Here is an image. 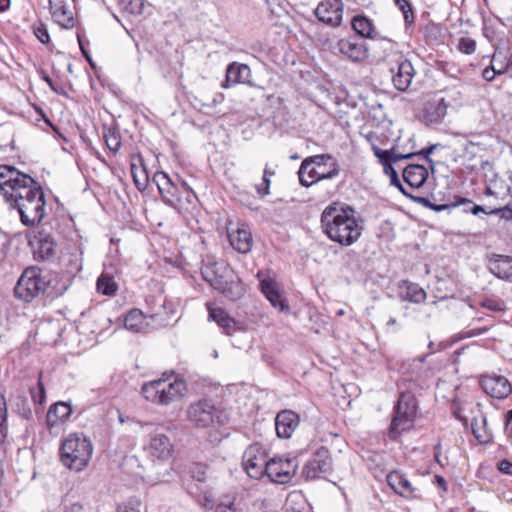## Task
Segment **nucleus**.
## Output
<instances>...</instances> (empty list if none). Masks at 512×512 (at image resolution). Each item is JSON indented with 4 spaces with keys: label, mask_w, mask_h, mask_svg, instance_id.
I'll return each mask as SVG.
<instances>
[{
    "label": "nucleus",
    "mask_w": 512,
    "mask_h": 512,
    "mask_svg": "<svg viewBox=\"0 0 512 512\" xmlns=\"http://www.w3.org/2000/svg\"><path fill=\"white\" fill-rule=\"evenodd\" d=\"M323 233L342 246L353 245L362 234L356 211L348 205L332 203L321 214Z\"/></svg>",
    "instance_id": "f257e3e1"
},
{
    "label": "nucleus",
    "mask_w": 512,
    "mask_h": 512,
    "mask_svg": "<svg viewBox=\"0 0 512 512\" xmlns=\"http://www.w3.org/2000/svg\"><path fill=\"white\" fill-rule=\"evenodd\" d=\"M20 214L21 222L32 227L42 221L45 212V195L39 184L32 178V183L22 184L8 200Z\"/></svg>",
    "instance_id": "f03ea898"
},
{
    "label": "nucleus",
    "mask_w": 512,
    "mask_h": 512,
    "mask_svg": "<svg viewBox=\"0 0 512 512\" xmlns=\"http://www.w3.org/2000/svg\"><path fill=\"white\" fill-rule=\"evenodd\" d=\"M186 391L185 381L174 372H164L160 378L144 383L141 388V393L147 401L161 406H168L180 400Z\"/></svg>",
    "instance_id": "7ed1b4c3"
},
{
    "label": "nucleus",
    "mask_w": 512,
    "mask_h": 512,
    "mask_svg": "<svg viewBox=\"0 0 512 512\" xmlns=\"http://www.w3.org/2000/svg\"><path fill=\"white\" fill-rule=\"evenodd\" d=\"M201 275L211 287L230 300H237L244 293L239 278L227 264L216 262L205 264L201 269Z\"/></svg>",
    "instance_id": "20e7f679"
},
{
    "label": "nucleus",
    "mask_w": 512,
    "mask_h": 512,
    "mask_svg": "<svg viewBox=\"0 0 512 512\" xmlns=\"http://www.w3.org/2000/svg\"><path fill=\"white\" fill-rule=\"evenodd\" d=\"M93 454V446L83 433H71L62 441L60 459L63 465L77 472L82 471Z\"/></svg>",
    "instance_id": "39448f33"
},
{
    "label": "nucleus",
    "mask_w": 512,
    "mask_h": 512,
    "mask_svg": "<svg viewBox=\"0 0 512 512\" xmlns=\"http://www.w3.org/2000/svg\"><path fill=\"white\" fill-rule=\"evenodd\" d=\"M188 420L196 427L208 428L223 425L227 421L226 413L216 407L212 401L199 400L187 409Z\"/></svg>",
    "instance_id": "423d86ee"
},
{
    "label": "nucleus",
    "mask_w": 512,
    "mask_h": 512,
    "mask_svg": "<svg viewBox=\"0 0 512 512\" xmlns=\"http://www.w3.org/2000/svg\"><path fill=\"white\" fill-rule=\"evenodd\" d=\"M416 400L409 394H402L395 406L394 416L389 428V437L396 439L414 426Z\"/></svg>",
    "instance_id": "0eeeda50"
},
{
    "label": "nucleus",
    "mask_w": 512,
    "mask_h": 512,
    "mask_svg": "<svg viewBox=\"0 0 512 512\" xmlns=\"http://www.w3.org/2000/svg\"><path fill=\"white\" fill-rule=\"evenodd\" d=\"M268 462L267 452L259 443L248 446L242 456V466L253 479H260L267 474Z\"/></svg>",
    "instance_id": "6e6552de"
},
{
    "label": "nucleus",
    "mask_w": 512,
    "mask_h": 512,
    "mask_svg": "<svg viewBox=\"0 0 512 512\" xmlns=\"http://www.w3.org/2000/svg\"><path fill=\"white\" fill-rule=\"evenodd\" d=\"M43 274L38 267L26 268L20 276L16 287V297L25 302L32 301L36 296L42 293Z\"/></svg>",
    "instance_id": "1a4fd4ad"
},
{
    "label": "nucleus",
    "mask_w": 512,
    "mask_h": 512,
    "mask_svg": "<svg viewBox=\"0 0 512 512\" xmlns=\"http://www.w3.org/2000/svg\"><path fill=\"white\" fill-rule=\"evenodd\" d=\"M296 457L276 456L269 459L267 476L278 484H286L292 480L298 469Z\"/></svg>",
    "instance_id": "9d476101"
},
{
    "label": "nucleus",
    "mask_w": 512,
    "mask_h": 512,
    "mask_svg": "<svg viewBox=\"0 0 512 512\" xmlns=\"http://www.w3.org/2000/svg\"><path fill=\"white\" fill-rule=\"evenodd\" d=\"M32 183V177L7 165H0V194L8 201L22 184Z\"/></svg>",
    "instance_id": "9b49d317"
},
{
    "label": "nucleus",
    "mask_w": 512,
    "mask_h": 512,
    "mask_svg": "<svg viewBox=\"0 0 512 512\" xmlns=\"http://www.w3.org/2000/svg\"><path fill=\"white\" fill-rule=\"evenodd\" d=\"M42 294L50 300H54L69 289L72 279L68 274L47 272L43 274Z\"/></svg>",
    "instance_id": "f8f14e48"
},
{
    "label": "nucleus",
    "mask_w": 512,
    "mask_h": 512,
    "mask_svg": "<svg viewBox=\"0 0 512 512\" xmlns=\"http://www.w3.org/2000/svg\"><path fill=\"white\" fill-rule=\"evenodd\" d=\"M332 471L330 452L325 447L318 449L304 465L303 474L307 479H315Z\"/></svg>",
    "instance_id": "ddd939ff"
},
{
    "label": "nucleus",
    "mask_w": 512,
    "mask_h": 512,
    "mask_svg": "<svg viewBox=\"0 0 512 512\" xmlns=\"http://www.w3.org/2000/svg\"><path fill=\"white\" fill-rule=\"evenodd\" d=\"M145 450L153 460L164 462L172 458L174 446L170 438L157 429L150 435V440Z\"/></svg>",
    "instance_id": "4468645a"
},
{
    "label": "nucleus",
    "mask_w": 512,
    "mask_h": 512,
    "mask_svg": "<svg viewBox=\"0 0 512 512\" xmlns=\"http://www.w3.org/2000/svg\"><path fill=\"white\" fill-rule=\"evenodd\" d=\"M336 48L341 55L354 62L363 61L368 56L365 41L357 35L340 39L337 42Z\"/></svg>",
    "instance_id": "2eb2a0df"
},
{
    "label": "nucleus",
    "mask_w": 512,
    "mask_h": 512,
    "mask_svg": "<svg viewBox=\"0 0 512 512\" xmlns=\"http://www.w3.org/2000/svg\"><path fill=\"white\" fill-rule=\"evenodd\" d=\"M315 15L319 21L337 27L342 22L343 3L341 0H323L318 4Z\"/></svg>",
    "instance_id": "dca6fc26"
},
{
    "label": "nucleus",
    "mask_w": 512,
    "mask_h": 512,
    "mask_svg": "<svg viewBox=\"0 0 512 512\" xmlns=\"http://www.w3.org/2000/svg\"><path fill=\"white\" fill-rule=\"evenodd\" d=\"M49 5L52 17L58 25L66 29L74 27L72 0H49Z\"/></svg>",
    "instance_id": "f3484780"
},
{
    "label": "nucleus",
    "mask_w": 512,
    "mask_h": 512,
    "mask_svg": "<svg viewBox=\"0 0 512 512\" xmlns=\"http://www.w3.org/2000/svg\"><path fill=\"white\" fill-rule=\"evenodd\" d=\"M483 391L497 399L506 398L512 391L511 384L504 376L487 375L480 380Z\"/></svg>",
    "instance_id": "a211bd4d"
},
{
    "label": "nucleus",
    "mask_w": 512,
    "mask_h": 512,
    "mask_svg": "<svg viewBox=\"0 0 512 512\" xmlns=\"http://www.w3.org/2000/svg\"><path fill=\"white\" fill-rule=\"evenodd\" d=\"M251 76V69L247 64L232 62L226 68V77L221 86L227 89L236 84H248Z\"/></svg>",
    "instance_id": "6ab92c4d"
},
{
    "label": "nucleus",
    "mask_w": 512,
    "mask_h": 512,
    "mask_svg": "<svg viewBox=\"0 0 512 512\" xmlns=\"http://www.w3.org/2000/svg\"><path fill=\"white\" fill-rule=\"evenodd\" d=\"M299 425V416L291 410H283L276 415L275 429L277 436L288 439Z\"/></svg>",
    "instance_id": "aec40b11"
},
{
    "label": "nucleus",
    "mask_w": 512,
    "mask_h": 512,
    "mask_svg": "<svg viewBox=\"0 0 512 512\" xmlns=\"http://www.w3.org/2000/svg\"><path fill=\"white\" fill-rule=\"evenodd\" d=\"M207 308L209 312L208 320L216 322L225 334L233 335L236 331L241 329L240 323L229 316L224 309L212 307L210 304H207Z\"/></svg>",
    "instance_id": "412c9836"
},
{
    "label": "nucleus",
    "mask_w": 512,
    "mask_h": 512,
    "mask_svg": "<svg viewBox=\"0 0 512 512\" xmlns=\"http://www.w3.org/2000/svg\"><path fill=\"white\" fill-rule=\"evenodd\" d=\"M228 239L233 249L239 253L246 254L252 249L253 237L246 225L229 230Z\"/></svg>",
    "instance_id": "4be33fe9"
},
{
    "label": "nucleus",
    "mask_w": 512,
    "mask_h": 512,
    "mask_svg": "<svg viewBox=\"0 0 512 512\" xmlns=\"http://www.w3.org/2000/svg\"><path fill=\"white\" fill-rule=\"evenodd\" d=\"M488 269L497 278L512 282V257L492 254L488 259Z\"/></svg>",
    "instance_id": "5701e85b"
},
{
    "label": "nucleus",
    "mask_w": 512,
    "mask_h": 512,
    "mask_svg": "<svg viewBox=\"0 0 512 512\" xmlns=\"http://www.w3.org/2000/svg\"><path fill=\"white\" fill-rule=\"evenodd\" d=\"M153 182L156 184L163 201L170 206H175L178 188L172 182L169 175L165 172H157L153 176Z\"/></svg>",
    "instance_id": "b1692460"
},
{
    "label": "nucleus",
    "mask_w": 512,
    "mask_h": 512,
    "mask_svg": "<svg viewBox=\"0 0 512 512\" xmlns=\"http://www.w3.org/2000/svg\"><path fill=\"white\" fill-rule=\"evenodd\" d=\"M391 72L393 73L392 81L395 88L399 91H406L410 87L415 74L411 62L406 59L401 60L397 65L396 71L391 69Z\"/></svg>",
    "instance_id": "393cba45"
},
{
    "label": "nucleus",
    "mask_w": 512,
    "mask_h": 512,
    "mask_svg": "<svg viewBox=\"0 0 512 512\" xmlns=\"http://www.w3.org/2000/svg\"><path fill=\"white\" fill-rule=\"evenodd\" d=\"M387 483L395 493L405 498L414 497L415 488L408 478L398 471H393L387 475Z\"/></svg>",
    "instance_id": "a878e982"
},
{
    "label": "nucleus",
    "mask_w": 512,
    "mask_h": 512,
    "mask_svg": "<svg viewBox=\"0 0 512 512\" xmlns=\"http://www.w3.org/2000/svg\"><path fill=\"white\" fill-rule=\"evenodd\" d=\"M448 104L444 98H440L427 103L424 110V121L427 124H439L447 113Z\"/></svg>",
    "instance_id": "bb28decb"
},
{
    "label": "nucleus",
    "mask_w": 512,
    "mask_h": 512,
    "mask_svg": "<svg viewBox=\"0 0 512 512\" xmlns=\"http://www.w3.org/2000/svg\"><path fill=\"white\" fill-rule=\"evenodd\" d=\"M428 178V170L420 164H410L403 171L404 181L412 188H420Z\"/></svg>",
    "instance_id": "cd10ccee"
},
{
    "label": "nucleus",
    "mask_w": 512,
    "mask_h": 512,
    "mask_svg": "<svg viewBox=\"0 0 512 512\" xmlns=\"http://www.w3.org/2000/svg\"><path fill=\"white\" fill-rule=\"evenodd\" d=\"M398 294L402 300L413 303H421L427 296L425 290L420 285L408 280L401 281Z\"/></svg>",
    "instance_id": "c85d7f7f"
},
{
    "label": "nucleus",
    "mask_w": 512,
    "mask_h": 512,
    "mask_svg": "<svg viewBox=\"0 0 512 512\" xmlns=\"http://www.w3.org/2000/svg\"><path fill=\"white\" fill-rule=\"evenodd\" d=\"M72 413V408L65 402L53 404L47 413L46 422L49 428L57 426L60 422L67 420Z\"/></svg>",
    "instance_id": "c756f323"
},
{
    "label": "nucleus",
    "mask_w": 512,
    "mask_h": 512,
    "mask_svg": "<svg viewBox=\"0 0 512 512\" xmlns=\"http://www.w3.org/2000/svg\"><path fill=\"white\" fill-rule=\"evenodd\" d=\"M260 288L262 293L274 307H279L281 311L287 307L282 300V296L278 289L277 283L273 279H261Z\"/></svg>",
    "instance_id": "7c9ffc66"
},
{
    "label": "nucleus",
    "mask_w": 512,
    "mask_h": 512,
    "mask_svg": "<svg viewBox=\"0 0 512 512\" xmlns=\"http://www.w3.org/2000/svg\"><path fill=\"white\" fill-rule=\"evenodd\" d=\"M394 186H396L399 191L405 195L406 197H410L412 198L415 202L423 205L424 207H427L433 211H436V212H440V211H443V210H447V209H450L452 207H456L458 205H461V204H472V201L469 200V199H466V198H460V200L456 203H453V204H441V205H437V204H433L430 202L429 199L425 198V197H412L411 195H409L404 186L402 185V183L399 181L398 184H393Z\"/></svg>",
    "instance_id": "2f4dec72"
},
{
    "label": "nucleus",
    "mask_w": 512,
    "mask_h": 512,
    "mask_svg": "<svg viewBox=\"0 0 512 512\" xmlns=\"http://www.w3.org/2000/svg\"><path fill=\"white\" fill-rule=\"evenodd\" d=\"M124 327L134 333H145L148 331V322L142 311L133 309L124 319Z\"/></svg>",
    "instance_id": "473e14b6"
},
{
    "label": "nucleus",
    "mask_w": 512,
    "mask_h": 512,
    "mask_svg": "<svg viewBox=\"0 0 512 512\" xmlns=\"http://www.w3.org/2000/svg\"><path fill=\"white\" fill-rule=\"evenodd\" d=\"M351 25L356 35L363 38H374L375 28L371 20L366 16L356 15L352 18Z\"/></svg>",
    "instance_id": "72a5a7b5"
},
{
    "label": "nucleus",
    "mask_w": 512,
    "mask_h": 512,
    "mask_svg": "<svg viewBox=\"0 0 512 512\" xmlns=\"http://www.w3.org/2000/svg\"><path fill=\"white\" fill-rule=\"evenodd\" d=\"M131 174L136 187L140 191H143L148 185V173L140 156L133 158V162L131 163Z\"/></svg>",
    "instance_id": "f704fd0d"
},
{
    "label": "nucleus",
    "mask_w": 512,
    "mask_h": 512,
    "mask_svg": "<svg viewBox=\"0 0 512 512\" xmlns=\"http://www.w3.org/2000/svg\"><path fill=\"white\" fill-rule=\"evenodd\" d=\"M214 512H242V509L236 503L234 494L222 495L214 507Z\"/></svg>",
    "instance_id": "c9c22d12"
},
{
    "label": "nucleus",
    "mask_w": 512,
    "mask_h": 512,
    "mask_svg": "<svg viewBox=\"0 0 512 512\" xmlns=\"http://www.w3.org/2000/svg\"><path fill=\"white\" fill-rule=\"evenodd\" d=\"M332 159L333 157L329 154H319L307 157L302 161L298 174L306 173L311 165H315L316 168L320 169L322 166H325L329 160Z\"/></svg>",
    "instance_id": "e433bc0d"
},
{
    "label": "nucleus",
    "mask_w": 512,
    "mask_h": 512,
    "mask_svg": "<svg viewBox=\"0 0 512 512\" xmlns=\"http://www.w3.org/2000/svg\"><path fill=\"white\" fill-rule=\"evenodd\" d=\"M117 289L118 286L111 276H109L108 274L100 275V277L97 280L98 292L107 296H113L116 294Z\"/></svg>",
    "instance_id": "4c0bfd02"
},
{
    "label": "nucleus",
    "mask_w": 512,
    "mask_h": 512,
    "mask_svg": "<svg viewBox=\"0 0 512 512\" xmlns=\"http://www.w3.org/2000/svg\"><path fill=\"white\" fill-rule=\"evenodd\" d=\"M512 64V55L509 58L508 64L505 67L496 68V55H493L491 66L485 68L482 72V77L491 82L495 79L496 75H501L508 70L509 65Z\"/></svg>",
    "instance_id": "58836bf2"
},
{
    "label": "nucleus",
    "mask_w": 512,
    "mask_h": 512,
    "mask_svg": "<svg viewBox=\"0 0 512 512\" xmlns=\"http://www.w3.org/2000/svg\"><path fill=\"white\" fill-rule=\"evenodd\" d=\"M55 253V244L52 240L45 238L38 242L36 254L41 259H49Z\"/></svg>",
    "instance_id": "ea45409f"
},
{
    "label": "nucleus",
    "mask_w": 512,
    "mask_h": 512,
    "mask_svg": "<svg viewBox=\"0 0 512 512\" xmlns=\"http://www.w3.org/2000/svg\"><path fill=\"white\" fill-rule=\"evenodd\" d=\"M320 170L315 166H310L306 173L298 174L302 186L309 187L319 181Z\"/></svg>",
    "instance_id": "a19ab883"
},
{
    "label": "nucleus",
    "mask_w": 512,
    "mask_h": 512,
    "mask_svg": "<svg viewBox=\"0 0 512 512\" xmlns=\"http://www.w3.org/2000/svg\"><path fill=\"white\" fill-rule=\"evenodd\" d=\"M144 0H120V6L124 11L130 14H141L144 9Z\"/></svg>",
    "instance_id": "79ce46f5"
},
{
    "label": "nucleus",
    "mask_w": 512,
    "mask_h": 512,
    "mask_svg": "<svg viewBox=\"0 0 512 512\" xmlns=\"http://www.w3.org/2000/svg\"><path fill=\"white\" fill-rule=\"evenodd\" d=\"M105 142L110 151L116 153L121 147V137L115 129H109L104 135Z\"/></svg>",
    "instance_id": "37998d69"
},
{
    "label": "nucleus",
    "mask_w": 512,
    "mask_h": 512,
    "mask_svg": "<svg viewBox=\"0 0 512 512\" xmlns=\"http://www.w3.org/2000/svg\"><path fill=\"white\" fill-rule=\"evenodd\" d=\"M141 500L136 497H131L128 500L120 503L116 507V512H141Z\"/></svg>",
    "instance_id": "c03bdc74"
},
{
    "label": "nucleus",
    "mask_w": 512,
    "mask_h": 512,
    "mask_svg": "<svg viewBox=\"0 0 512 512\" xmlns=\"http://www.w3.org/2000/svg\"><path fill=\"white\" fill-rule=\"evenodd\" d=\"M7 406L3 395H0V444L6 437Z\"/></svg>",
    "instance_id": "a18cd8bd"
},
{
    "label": "nucleus",
    "mask_w": 512,
    "mask_h": 512,
    "mask_svg": "<svg viewBox=\"0 0 512 512\" xmlns=\"http://www.w3.org/2000/svg\"><path fill=\"white\" fill-rule=\"evenodd\" d=\"M457 49L463 54L471 55L476 51V41L470 37H461L458 40Z\"/></svg>",
    "instance_id": "49530a36"
},
{
    "label": "nucleus",
    "mask_w": 512,
    "mask_h": 512,
    "mask_svg": "<svg viewBox=\"0 0 512 512\" xmlns=\"http://www.w3.org/2000/svg\"><path fill=\"white\" fill-rule=\"evenodd\" d=\"M397 8L403 13L406 24H411L414 21V14L412 7L407 0H395Z\"/></svg>",
    "instance_id": "de8ad7c7"
},
{
    "label": "nucleus",
    "mask_w": 512,
    "mask_h": 512,
    "mask_svg": "<svg viewBox=\"0 0 512 512\" xmlns=\"http://www.w3.org/2000/svg\"><path fill=\"white\" fill-rule=\"evenodd\" d=\"M207 466L201 463L194 464L191 468V477L198 482H205L207 479Z\"/></svg>",
    "instance_id": "09e8293b"
},
{
    "label": "nucleus",
    "mask_w": 512,
    "mask_h": 512,
    "mask_svg": "<svg viewBox=\"0 0 512 512\" xmlns=\"http://www.w3.org/2000/svg\"><path fill=\"white\" fill-rule=\"evenodd\" d=\"M374 155L379 159L383 168L386 165H392V150H382L376 146L373 147Z\"/></svg>",
    "instance_id": "8fccbe9b"
},
{
    "label": "nucleus",
    "mask_w": 512,
    "mask_h": 512,
    "mask_svg": "<svg viewBox=\"0 0 512 512\" xmlns=\"http://www.w3.org/2000/svg\"><path fill=\"white\" fill-rule=\"evenodd\" d=\"M33 33L41 43L48 44L50 42L47 27L43 23L35 24L33 26Z\"/></svg>",
    "instance_id": "3c124183"
},
{
    "label": "nucleus",
    "mask_w": 512,
    "mask_h": 512,
    "mask_svg": "<svg viewBox=\"0 0 512 512\" xmlns=\"http://www.w3.org/2000/svg\"><path fill=\"white\" fill-rule=\"evenodd\" d=\"M32 399L35 403L43 404L46 400V392L41 378L38 380L37 388L31 390Z\"/></svg>",
    "instance_id": "603ef678"
},
{
    "label": "nucleus",
    "mask_w": 512,
    "mask_h": 512,
    "mask_svg": "<svg viewBox=\"0 0 512 512\" xmlns=\"http://www.w3.org/2000/svg\"><path fill=\"white\" fill-rule=\"evenodd\" d=\"M499 215L502 219L512 220V204H507L505 207L494 208L489 210L488 215Z\"/></svg>",
    "instance_id": "864d4df0"
},
{
    "label": "nucleus",
    "mask_w": 512,
    "mask_h": 512,
    "mask_svg": "<svg viewBox=\"0 0 512 512\" xmlns=\"http://www.w3.org/2000/svg\"><path fill=\"white\" fill-rule=\"evenodd\" d=\"M270 183H271L270 178L267 177V168H265L263 178H262V183L256 186V190H257L258 194L261 196L268 195L270 193V191H269Z\"/></svg>",
    "instance_id": "5fc2aeb1"
},
{
    "label": "nucleus",
    "mask_w": 512,
    "mask_h": 512,
    "mask_svg": "<svg viewBox=\"0 0 512 512\" xmlns=\"http://www.w3.org/2000/svg\"><path fill=\"white\" fill-rule=\"evenodd\" d=\"M437 144L431 145L427 148L422 149L418 153H415L416 155H423L425 160L430 164L431 168L434 166L433 160L429 157L430 154L437 148Z\"/></svg>",
    "instance_id": "6e6d98bb"
},
{
    "label": "nucleus",
    "mask_w": 512,
    "mask_h": 512,
    "mask_svg": "<svg viewBox=\"0 0 512 512\" xmlns=\"http://www.w3.org/2000/svg\"><path fill=\"white\" fill-rule=\"evenodd\" d=\"M332 166H333V168L328 172L320 171L319 181L324 180V179L334 178L339 174V167H338L337 163L334 162L332 164Z\"/></svg>",
    "instance_id": "4d7b16f0"
},
{
    "label": "nucleus",
    "mask_w": 512,
    "mask_h": 512,
    "mask_svg": "<svg viewBox=\"0 0 512 512\" xmlns=\"http://www.w3.org/2000/svg\"><path fill=\"white\" fill-rule=\"evenodd\" d=\"M383 170L384 173L390 177L391 184L399 183V177L393 165H386V167L383 168Z\"/></svg>",
    "instance_id": "13d9d810"
},
{
    "label": "nucleus",
    "mask_w": 512,
    "mask_h": 512,
    "mask_svg": "<svg viewBox=\"0 0 512 512\" xmlns=\"http://www.w3.org/2000/svg\"><path fill=\"white\" fill-rule=\"evenodd\" d=\"M498 469L504 474L512 475V462L506 459L501 460L498 463Z\"/></svg>",
    "instance_id": "bf43d9fd"
},
{
    "label": "nucleus",
    "mask_w": 512,
    "mask_h": 512,
    "mask_svg": "<svg viewBox=\"0 0 512 512\" xmlns=\"http://www.w3.org/2000/svg\"><path fill=\"white\" fill-rule=\"evenodd\" d=\"M414 156H416L415 153L397 154L394 151H392V164L402 159H410Z\"/></svg>",
    "instance_id": "052dcab7"
},
{
    "label": "nucleus",
    "mask_w": 512,
    "mask_h": 512,
    "mask_svg": "<svg viewBox=\"0 0 512 512\" xmlns=\"http://www.w3.org/2000/svg\"><path fill=\"white\" fill-rule=\"evenodd\" d=\"M43 80L49 85V87L54 92H56L57 94H63V90L61 88L57 87L55 85V83L53 82V80L49 76H47V75L43 76Z\"/></svg>",
    "instance_id": "680f3d73"
},
{
    "label": "nucleus",
    "mask_w": 512,
    "mask_h": 512,
    "mask_svg": "<svg viewBox=\"0 0 512 512\" xmlns=\"http://www.w3.org/2000/svg\"><path fill=\"white\" fill-rule=\"evenodd\" d=\"M470 212L474 215H478L480 212L488 214L489 210H487L484 206L474 204L471 207Z\"/></svg>",
    "instance_id": "e2e57ef3"
},
{
    "label": "nucleus",
    "mask_w": 512,
    "mask_h": 512,
    "mask_svg": "<svg viewBox=\"0 0 512 512\" xmlns=\"http://www.w3.org/2000/svg\"><path fill=\"white\" fill-rule=\"evenodd\" d=\"M482 306L486 307L492 311L499 310L498 304L492 300H487V301L482 302Z\"/></svg>",
    "instance_id": "0e129e2a"
},
{
    "label": "nucleus",
    "mask_w": 512,
    "mask_h": 512,
    "mask_svg": "<svg viewBox=\"0 0 512 512\" xmlns=\"http://www.w3.org/2000/svg\"><path fill=\"white\" fill-rule=\"evenodd\" d=\"M82 510L83 507L80 504L74 503L67 507L64 512H82Z\"/></svg>",
    "instance_id": "69168bd1"
},
{
    "label": "nucleus",
    "mask_w": 512,
    "mask_h": 512,
    "mask_svg": "<svg viewBox=\"0 0 512 512\" xmlns=\"http://www.w3.org/2000/svg\"><path fill=\"white\" fill-rule=\"evenodd\" d=\"M485 331H486L485 328H479V329H475V330H470V331L467 332L465 337H473V336L481 335Z\"/></svg>",
    "instance_id": "338daca9"
},
{
    "label": "nucleus",
    "mask_w": 512,
    "mask_h": 512,
    "mask_svg": "<svg viewBox=\"0 0 512 512\" xmlns=\"http://www.w3.org/2000/svg\"><path fill=\"white\" fill-rule=\"evenodd\" d=\"M483 33H484V36L490 41L492 42L493 41V31H491L490 28L488 27H485L483 29Z\"/></svg>",
    "instance_id": "774afa93"
}]
</instances>
